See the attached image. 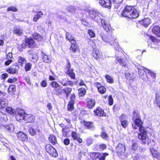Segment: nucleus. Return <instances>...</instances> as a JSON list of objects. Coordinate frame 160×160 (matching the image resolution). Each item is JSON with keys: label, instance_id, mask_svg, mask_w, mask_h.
<instances>
[{"label": "nucleus", "instance_id": "1", "mask_svg": "<svg viewBox=\"0 0 160 160\" xmlns=\"http://www.w3.org/2000/svg\"><path fill=\"white\" fill-rule=\"evenodd\" d=\"M133 123L132 124L133 128L137 129L139 128L140 133L138 134V138L142 141L143 144H149V140L147 137V132L146 129L142 126V122L140 118L137 119L133 118Z\"/></svg>", "mask_w": 160, "mask_h": 160}, {"label": "nucleus", "instance_id": "2", "mask_svg": "<svg viewBox=\"0 0 160 160\" xmlns=\"http://www.w3.org/2000/svg\"><path fill=\"white\" fill-rule=\"evenodd\" d=\"M90 17L97 22H99L100 20L101 22L103 28L107 32L110 31L111 28L110 24L107 23L103 18H101V14L96 10L92 9L89 11Z\"/></svg>", "mask_w": 160, "mask_h": 160}, {"label": "nucleus", "instance_id": "3", "mask_svg": "<svg viewBox=\"0 0 160 160\" xmlns=\"http://www.w3.org/2000/svg\"><path fill=\"white\" fill-rule=\"evenodd\" d=\"M121 15L123 17L130 18H136L138 17L139 14L133 7L127 6L122 11Z\"/></svg>", "mask_w": 160, "mask_h": 160}, {"label": "nucleus", "instance_id": "4", "mask_svg": "<svg viewBox=\"0 0 160 160\" xmlns=\"http://www.w3.org/2000/svg\"><path fill=\"white\" fill-rule=\"evenodd\" d=\"M46 149L47 152L51 156L56 157L58 156V153L56 150L49 144L46 146Z\"/></svg>", "mask_w": 160, "mask_h": 160}, {"label": "nucleus", "instance_id": "5", "mask_svg": "<svg viewBox=\"0 0 160 160\" xmlns=\"http://www.w3.org/2000/svg\"><path fill=\"white\" fill-rule=\"evenodd\" d=\"M67 62L68 63L66 67L67 71H66V73L68 74L72 78L74 79L75 78V74L73 72L72 69L71 68V65L69 62L68 60Z\"/></svg>", "mask_w": 160, "mask_h": 160}, {"label": "nucleus", "instance_id": "6", "mask_svg": "<svg viewBox=\"0 0 160 160\" xmlns=\"http://www.w3.org/2000/svg\"><path fill=\"white\" fill-rule=\"evenodd\" d=\"M125 147L124 144L119 143L116 148V150L118 154L122 155L124 153Z\"/></svg>", "mask_w": 160, "mask_h": 160}, {"label": "nucleus", "instance_id": "7", "mask_svg": "<svg viewBox=\"0 0 160 160\" xmlns=\"http://www.w3.org/2000/svg\"><path fill=\"white\" fill-rule=\"evenodd\" d=\"M111 0H99V3L103 7L110 8L111 7Z\"/></svg>", "mask_w": 160, "mask_h": 160}, {"label": "nucleus", "instance_id": "8", "mask_svg": "<svg viewBox=\"0 0 160 160\" xmlns=\"http://www.w3.org/2000/svg\"><path fill=\"white\" fill-rule=\"evenodd\" d=\"M75 95L74 94H71L70 97V101L69 102L68 106V109L69 111H71L74 109V99Z\"/></svg>", "mask_w": 160, "mask_h": 160}, {"label": "nucleus", "instance_id": "9", "mask_svg": "<svg viewBox=\"0 0 160 160\" xmlns=\"http://www.w3.org/2000/svg\"><path fill=\"white\" fill-rule=\"evenodd\" d=\"M17 136L18 140L23 142L27 141L28 139L27 135L21 132L17 133Z\"/></svg>", "mask_w": 160, "mask_h": 160}, {"label": "nucleus", "instance_id": "10", "mask_svg": "<svg viewBox=\"0 0 160 160\" xmlns=\"http://www.w3.org/2000/svg\"><path fill=\"white\" fill-rule=\"evenodd\" d=\"M22 119L28 122H33L35 120V116L32 114L25 115V116H23L21 118Z\"/></svg>", "mask_w": 160, "mask_h": 160}, {"label": "nucleus", "instance_id": "11", "mask_svg": "<svg viewBox=\"0 0 160 160\" xmlns=\"http://www.w3.org/2000/svg\"><path fill=\"white\" fill-rule=\"evenodd\" d=\"M102 40L105 42L108 43H110L111 41H113L114 39L112 38V36L110 35L107 36L103 34L100 35Z\"/></svg>", "mask_w": 160, "mask_h": 160}, {"label": "nucleus", "instance_id": "12", "mask_svg": "<svg viewBox=\"0 0 160 160\" xmlns=\"http://www.w3.org/2000/svg\"><path fill=\"white\" fill-rule=\"evenodd\" d=\"M59 82L63 86L68 85L71 86L73 84V82L72 81L68 80L67 78H62L59 80Z\"/></svg>", "mask_w": 160, "mask_h": 160}, {"label": "nucleus", "instance_id": "13", "mask_svg": "<svg viewBox=\"0 0 160 160\" xmlns=\"http://www.w3.org/2000/svg\"><path fill=\"white\" fill-rule=\"evenodd\" d=\"M119 120L121 122V125L124 128H126L128 125V123L126 120V116L122 114L119 117Z\"/></svg>", "mask_w": 160, "mask_h": 160}, {"label": "nucleus", "instance_id": "14", "mask_svg": "<svg viewBox=\"0 0 160 160\" xmlns=\"http://www.w3.org/2000/svg\"><path fill=\"white\" fill-rule=\"evenodd\" d=\"M81 123L88 129L92 130L95 129V127L92 122L83 121L82 122H81Z\"/></svg>", "mask_w": 160, "mask_h": 160}, {"label": "nucleus", "instance_id": "15", "mask_svg": "<svg viewBox=\"0 0 160 160\" xmlns=\"http://www.w3.org/2000/svg\"><path fill=\"white\" fill-rule=\"evenodd\" d=\"M150 39L152 42L151 45L152 48H157V46L158 42H160V41L154 37L151 36L150 37Z\"/></svg>", "mask_w": 160, "mask_h": 160}, {"label": "nucleus", "instance_id": "16", "mask_svg": "<svg viewBox=\"0 0 160 160\" xmlns=\"http://www.w3.org/2000/svg\"><path fill=\"white\" fill-rule=\"evenodd\" d=\"M146 68H145L143 67H142L140 68H138V72L139 76L142 79L145 80H148V77L147 76L145 78L144 76V72H147V71L146 70Z\"/></svg>", "mask_w": 160, "mask_h": 160}, {"label": "nucleus", "instance_id": "17", "mask_svg": "<svg viewBox=\"0 0 160 160\" xmlns=\"http://www.w3.org/2000/svg\"><path fill=\"white\" fill-rule=\"evenodd\" d=\"M19 69L18 66L16 65H13L10 68L7 69L6 71L10 74H14Z\"/></svg>", "mask_w": 160, "mask_h": 160}, {"label": "nucleus", "instance_id": "18", "mask_svg": "<svg viewBox=\"0 0 160 160\" xmlns=\"http://www.w3.org/2000/svg\"><path fill=\"white\" fill-rule=\"evenodd\" d=\"M87 106L89 108H93L95 106V102L94 100L91 98H88L87 100Z\"/></svg>", "mask_w": 160, "mask_h": 160}, {"label": "nucleus", "instance_id": "19", "mask_svg": "<svg viewBox=\"0 0 160 160\" xmlns=\"http://www.w3.org/2000/svg\"><path fill=\"white\" fill-rule=\"evenodd\" d=\"M92 55L96 59H98L100 58V53L99 50L97 49H93Z\"/></svg>", "mask_w": 160, "mask_h": 160}, {"label": "nucleus", "instance_id": "20", "mask_svg": "<svg viewBox=\"0 0 160 160\" xmlns=\"http://www.w3.org/2000/svg\"><path fill=\"white\" fill-rule=\"evenodd\" d=\"M95 84L98 88L99 92L100 93L103 94L105 93L106 91V89L104 87L101 86L100 83L98 82H96Z\"/></svg>", "mask_w": 160, "mask_h": 160}, {"label": "nucleus", "instance_id": "21", "mask_svg": "<svg viewBox=\"0 0 160 160\" xmlns=\"http://www.w3.org/2000/svg\"><path fill=\"white\" fill-rule=\"evenodd\" d=\"M151 22V20L149 18H145L139 22L140 23L145 27L148 26Z\"/></svg>", "mask_w": 160, "mask_h": 160}, {"label": "nucleus", "instance_id": "22", "mask_svg": "<svg viewBox=\"0 0 160 160\" xmlns=\"http://www.w3.org/2000/svg\"><path fill=\"white\" fill-rule=\"evenodd\" d=\"M26 43V45H28V47L30 48L33 47L34 44V40L32 38H28L27 39H26L25 40Z\"/></svg>", "mask_w": 160, "mask_h": 160}, {"label": "nucleus", "instance_id": "23", "mask_svg": "<svg viewBox=\"0 0 160 160\" xmlns=\"http://www.w3.org/2000/svg\"><path fill=\"white\" fill-rule=\"evenodd\" d=\"M150 152L153 156L158 159H160V156L159 153L153 148H151L150 149Z\"/></svg>", "mask_w": 160, "mask_h": 160}, {"label": "nucleus", "instance_id": "24", "mask_svg": "<svg viewBox=\"0 0 160 160\" xmlns=\"http://www.w3.org/2000/svg\"><path fill=\"white\" fill-rule=\"evenodd\" d=\"M152 32L158 37H160V28L158 26L154 27L152 29Z\"/></svg>", "mask_w": 160, "mask_h": 160}, {"label": "nucleus", "instance_id": "25", "mask_svg": "<svg viewBox=\"0 0 160 160\" xmlns=\"http://www.w3.org/2000/svg\"><path fill=\"white\" fill-rule=\"evenodd\" d=\"M28 57L30 60H32L33 62H37L38 59V57L36 54L30 53L28 55Z\"/></svg>", "mask_w": 160, "mask_h": 160}, {"label": "nucleus", "instance_id": "26", "mask_svg": "<svg viewBox=\"0 0 160 160\" xmlns=\"http://www.w3.org/2000/svg\"><path fill=\"white\" fill-rule=\"evenodd\" d=\"M71 132L70 128H63L62 130V133L64 137H68L70 135L69 133Z\"/></svg>", "mask_w": 160, "mask_h": 160}, {"label": "nucleus", "instance_id": "27", "mask_svg": "<svg viewBox=\"0 0 160 160\" xmlns=\"http://www.w3.org/2000/svg\"><path fill=\"white\" fill-rule=\"evenodd\" d=\"M43 15V14L42 12L38 11L37 12V14L34 16L33 19V21L35 22H37Z\"/></svg>", "mask_w": 160, "mask_h": 160}, {"label": "nucleus", "instance_id": "28", "mask_svg": "<svg viewBox=\"0 0 160 160\" xmlns=\"http://www.w3.org/2000/svg\"><path fill=\"white\" fill-rule=\"evenodd\" d=\"M105 153H100L98 152L97 153H93L92 154V155L94 156V157L93 158L94 159H97L98 158V160H100V159L103 156V155H104Z\"/></svg>", "mask_w": 160, "mask_h": 160}, {"label": "nucleus", "instance_id": "29", "mask_svg": "<svg viewBox=\"0 0 160 160\" xmlns=\"http://www.w3.org/2000/svg\"><path fill=\"white\" fill-rule=\"evenodd\" d=\"M25 115H27L25 113L24 111L22 109L20 110L18 112V114L16 116V118L17 119L20 118V119L22 120L21 118L23 116H25Z\"/></svg>", "mask_w": 160, "mask_h": 160}, {"label": "nucleus", "instance_id": "30", "mask_svg": "<svg viewBox=\"0 0 160 160\" xmlns=\"http://www.w3.org/2000/svg\"><path fill=\"white\" fill-rule=\"evenodd\" d=\"M8 106L7 101L4 99H0V107L4 108Z\"/></svg>", "mask_w": 160, "mask_h": 160}, {"label": "nucleus", "instance_id": "31", "mask_svg": "<svg viewBox=\"0 0 160 160\" xmlns=\"http://www.w3.org/2000/svg\"><path fill=\"white\" fill-rule=\"evenodd\" d=\"M5 129L9 132H12L14 130V127L12 124L4 126Z\"/></svg>", "mask_w": 160, "mask_h": 160}, {"label": "nucleus", "instance_id": "32", "mask_svg": "<svg viewBox=\"0 0 160 160\" xmlns=\"http://www.w3.org/2000/svg\"><path fill=\"white\" fill-rule=\"evenodd\" d=\"M49 141L53 144L54 145L57 143L56 137L53 135H51L49 138Z\"/></svg>", "mask_w": 160, "mask_h": 160}, {"label": "nucleus", "instance_id": "33", "mask_svg": "<svg viewBox=\"0 0 160 160\" xmlns=\"http://www.w3.org/2000/svg\"><path fill=\"white\" fill-rule=\"evenodd\" d=\"M6 112L11 115H14L16 114V111L14 109H13L11 107H8L6 109Z\"/></svg>", "mask_w": 160, "mask_h": 160}, {"label": "nucleus", "instance_id": "34", "mask_svg": "<svg viewBox=\"0 0 160 160\" xmlns=\"http://www.w3.org/2000/svg\"><path fill=\"white\" fill-rule=\"evenodd\" d=\"M133 75L134 73H131L129 72H128L125 74V76L126 78L127 79H128L129 80H132L134 79L135 77Z\"/></svg>", "mask_w": 160, "mask_h": 160}, {"label": "nucleus", "instance_id": "35", "mask_svg": "<svg viewBox=\"0 0 160 160\" xmlns=\"http://www.w3.org/2000/svg\"><path fill=\"white\" fill-rule=\"evenodd\" d=\"M155 102L157 106L160 108V96L157 93L155 95Z\"/></svg>", "mask_w": 160, "mask_h": 160}, {"label": "nucleus", "instance_id": "36", "mask_svg": "<svg viewBox=\"0 0 160 160\" xmlns=\"http://www.w3.org/2000/svg\"><path fill=\"white\" fill-rule=\"evenodd\" d=\"M105 78L106 79L107 81L109 83L112 84L114 82V80L113 78L110 76L108 75H106L105 76Z\"/></svg>", "mask_w": 160, "mask_h": 160}, {"label": "nucleus", "instance_id": "37", "mask_svg": "<svg viewBox=\"0 0 160 160\" xmlns=\"http://www.w3.org/2000/svg\"><path fill=\"white\" fill-rule=\"evenodd\" d=\"M18 61L19 64L22 66L25 62H26V59L23 57L20 56L18 58Z\"/></svg>", "mask_w": 160, "mask_h": 160}, {"label": "nucleus", "instance_id": "38", "mask_svg": "<svg viewBox=\"0 0 160 160\" xmlns=\"http://www.w3.org/2000/svg\"><path fill=\"white\" fill-rule=\"evenodd\" d=\"M112 2L114 4L115 7L117 8L122 2L123 0H111Z\"/></svg>", "mask_w": 160, "mask_h": 160}, {"label": "nucleus", "instance_id": "39", "mask_svg": "<svg viewBox=\"0 0 160 160\" xmlns=\"http://www.w3.org/2000/svg\"><path fill=\"white\" fill-rule=\"evenodd\" d=\"M72 136L73 139L77 141L79 143H80V138H78L77 133L75 132H72Z\"/></svg>", "mask_w": 160, "mask_h": 160}, {"label": "nucleus", "instance_id": "40", "mask_svg": "<svg viewBox=\"0 0 160 160\" xmlns=\"http://www.w3.org/2000/svg\"><path fill=\"white\" fill-rule=\"evenodd\" d=\"M33 37L35 39L38 41H40L42 39V36L39 34L38 33H33Z\"/></svg>", "mask_w": 160, "mask_h": 160}, {"label": "nucleus", "instance_id": "41", "mask_svg": "<svg viewBox=\"0 0 160 160\" xmlns=\"http://www.w3.org/2000/svg\"><path fill=\"white\" fill-rule=\"evenodd\" d=\"M95 113L97 116L99 117L102 116L104 114V111L101 108H98L95 111Z\"/></svg>", "mask_w": 160, "mask_h": 160}, {"label": "nucleus", "instance_id": "42", "mask_svg": "<svg viewBox=\"0 0 160 160\" xmlns=\"http://www.w3.org/2000/svg\"><path fill=\"white\" fill-rule=\"evenodd\" d=\"M8 91L11 94H14L16 91V86L13 85L10 86L8 88Z\"/></svg>", "mask_w": 160, "mask_h": 160}, {"label": "nucleus", "instance_id": "43", "mask_svg": "<svg viewBox=\"0 0 160 160\" xmlns=\"http://www.w3.org/2000/svg\"><path fill=\"white\" fill-rule=\"evenodd\" d=\"M146 70L147 71L146 73H147L148 75L151 76L152 78H155L156 77V74L150 70L146 69Z\"/></svg>", "mask_w": 160, "mask_h": 160}, {"label": "nucleus", "instance_id": "44", "mask_svg": "<svg viewBox=\"0 0 160 160\" xmlns=\"http://www.w3.org/2000/svg\"><path fill=\"white\" fill-rule=\"evenodd\" d=\"M13 32L19 36H21L22 33V30L19 28H16L14 30Z\"/></svg>", "mask_w": 160, "mask_h": 160}, {"label": "nucleus", "instance_id": "45", "mask_svg": "<svg viewBox=\"0 0 160 160\" xmlns=\"http://www.w3.org/2000/svg\"><path fill=\"white\" fill-rule=\"evenodd\" d=\"M72 90V89L69 88H65L63 89V92H64L66 94L67 98L68 97V94L71 93Z\"/></svg>", "mask_w": 160, "mask_h": 160}, {"label": "nucleus", "instance_id": "46", "mask_svg": "<svg viewBox=\"0 0 160 160\" xmlns=\"http://www.w3.org/2000/svg\"><path fill=\"white\" fill-rule=\"evenodd\" d=\"M32 64L30 62H28L26 63L25 66V70L26 71H30L31 68Z\"/></svg>", "mask_w": 160, "mask_h": 160}, {"label": "nucleus", "instance_id": "47", "mask_svg": "<svg viewBox=\"0 0 160 160\" xmlns=\"http://www.w3.org/2000/svg\"><path fill=\"white\" fill-rule=\"evenodd\" d=\"M51 85L53 88H56L59 87L60 86V85L56 82L55 81H53L52 82L51 84Z\"/></svg>", "mask_w": 160, "mask_h": 160}, {"label": "nucleus", "instance_id": "48", "mask_svg": "<svg viewBox=\"0 0 160 160\" xmlns=\"http://www.w3.org/2000/svg\"><path fill=\"white\" fill-rule=\"evenodd\" d=\"M88 33L91 38H94L95 36V34L94 32L92 30H89Z\"/></svg>", "mask_w": 160, "mask_h": 160}, {"label": "nucleus", "instance_id": "49", "mask_svg": "<svg viewBox=\"0 0 160 160\" xmlns=\"http://www.w3.org/2000/svg\"><path fill=\"white\" fill-rule=\"evenodd\" d=\"M43 61L46 63L49 62L51 61L50 59V58L48 56L45 55H44L43 56Z\"/></svg>", "mask_w": 160, "mask_h": 160}, {"label": "nucleus", "instance_id": "50", "mask_svg": "<svg viewBox=\"0 0 160 160\" xmlns=\"http://www.w3.org/2000/svg\"><path fill=\"white\" fill-rule=\"evenodd\" d=\"M56 94L57 95H59L62 94L63 92V89H61L60 88H56L55 90Z\"/></svg>", "mask_w": 160, "mask_h": 160}, {"label": "nucleus", "instance_id": "51", "mask_svg": "<svg viewBox=\"0 0 160 160\" xmlns=\"http://www.w3.org/2000/svg\"><path fill=\"white\" fill-rule=\"evenodd\" d=\"M138 146L137 143H133L132 144L131 149L132 150L135 151L138 148Z\"/></svg>", "mask_w": 160, "mask_h": 160}, {"label": "nucleus", "instance_id": "52", "mask_svg": "<svg viewBox=\"0 0 160 160\" xmlns=\"http://www.w3.org/2000/svg\"><path fill=\"white\" fill-rule=\"evenodd\" d=\"M86 93V89L83 87H81V97L84 95Z\"/></svg>", "mask_w": 160, "mask_h": 160}, {"label": "nucleus", "instance_id": "53", "mask_svg": "<svg viewBox=\"0 0 160 160\" xmlns=\"http://www.w3.org/2000/svg\"><path fill=\"white\" fill-rule=\"evenodd\" d=\"M117 60L118 62L120 63V64L122 66H126V62L122 61V60L121 59L118 58Z\"/></svg>", "mask_w": 160, "mask_h": 160}, {"label": "nucleus", "instance_id": "54", "mask_svg": "<svg viewBox=\"0 0 160 160\" xmlns=\"http://www.w3.org/2000/svg\"><path fill=\"white\" fill-rule=\"evenodd\" d=\"M133 116L132 117L133 120V118H135V119H137L140 118L138 114L136 112L135 110H134L133 112Z\"/></svg>", "mask_w": 160, "mask_h": 160}, {"label": "nucleus", "instance_id": "55", "mask_svg": "<svg viewBox=\"0 0 160 160\" xmlns=\"http://www.w3.org/2000/svg\"><path fill=\"white\" fill-rule=\"evenodd\" d=\"M93 140L91 138H88L87 139V143L88 146H89L92 143Z\"/></svg>", "mask_w": 160, "mask_h": 160}, {"label": "nucleus", "instance_id": "56", "mask_svg": "<svg viewBox=\"0 0 160 160\" xmlns=\"http://www.w3.org/2000/svg\"><path fill=\"white\" fill-rule=\"evenodd\" d=\"M17 10V9L15 7H10L7 9V11H12L13 12H16Z\"/></svg>", "mask_w": 160, "mask_h": 160}, {"label": "nucleus", "instance_id": "57", "mask_svg": "<svg viewBox=\"0 0 160 160\" xmlns=\"http://www.w3.org/2000/svg\"><path fill=\"white\" fill-rule=\"evenodd\" d=\"M30 134L32 136L36 134V131L32 128H30L29 130Z\"/></svg>", "mask_w": 160, "mask_h": 160}, {"label": "nucleus", "instance_id": "58", "mask_svg": "<svg viewBox=\"0 0 160 160\" xmlns=\"http://www.w3.org/2000/svg\"><path fill=\"white\" fill-rule=\"evenodd\" d=\"M108 103L109 105H111L113 103V99L112 96H109L108 98Z\"/></svg>", "mask_w": 160, "mask_h": 160}, {"label": "nucleus", "instance_id": "59", "mask_svg": "<svg viewBox=\"0 0 160 160\" xmlns=\"http://www.w3.org/2000/svg\"><path fill=\"white\" fill-rule=\"evenodd\" d=\"M42 87H46L47 85V82L46 80H43L40 83Z\"/></svg>", "mask_w": 160, "mask_h": 160}, {"label": "nucleus", "instance_id": "60", "mask_svg": "<svg viewBox=\"0 0 160 160\" xmlns=\"http://www.w3.org/2000/svg\"><path fill=\"white\" fill-rule=\"evenodd\" d=\"M66 39H68L69 41L71 39L73 38L68 32H67L66 33Z\"/></svg>", "mask_w": 160, "mask_h": 160}, {"label": "nucleus", "instance_id": "61", "mask_svg": "<svg viewBox=\"0 0 160 160\" xmlns=\"http://www.w3.org/2000/svg\"><path fill=\"white\" fill-rule=\"evenodd\" d=\"M101 136L102 138L104 139H106L108 137L107 134L103 131L102 132Z\"/></svg>", "mask_w": 160, "mask_h": 160}, {"label": "nucleus", "instance_id": "62", "mask_svg": "<svg viewBox=\"0 0 160 160\" xmlns=\"http://www.w3.org/2000/svg\"><path fill=\"white\" fill-rule=\"evenodd\" d=\"M17 81V78H9L8 80V82L9 83H12Z\"/></svg>", "mask_w": 160, "mask_h": 160}, {"label": "nucleus", "instance_id": "63", "mask_svg": "<svg viewBox=\"0 0 160 160\" xmlns=\"http://www.w3.org/2000/svg\"><path fill=\"white\" fill-rule=\"evenodd\" d=\"M8 75L7 73L2 74L1 75V78L2 79H5L8 77Z\"/></svg>", "mask_w": 160, "mask_h": 160}, {"label": "nucleus", "instance_id": "64", "mask_svg": "<svg viewBox=\"0 0 160 160\" xmlns=\"http://www.w3.org/2000/svg\"><path fill=\"white\" fill-rule=\"evenodd\" d=\"M68 10V11L70 12H73L74 10V8L72 6H69L67 8Z\"/></svg>", "mask_w": 160, "mask_h": 160}]
</instances>
